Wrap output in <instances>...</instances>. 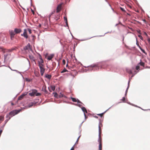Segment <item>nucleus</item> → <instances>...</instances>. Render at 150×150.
Listing matches in <instances>:
<instances>
[{
  "instance_id": "nucleus-1",
  "label": "nucleus",
  "mask_w": 150,
  "mask_h": 150,
  "mask_svg": "<svg viewBox=\"0 0 150 150\" xmlns=\"http://www.w3.org/2000/svg\"><path fill=\"white\" fill-rule=\"evenodd\" d=\"M103 126L102 123L100 122L99 124V138L98 142L99 143V150H102V139L101 138V127Z\"/></svg>"
},
{
  "instance_id": "nucleus-2",
  "label": "nucleus",
  "mask_w": 150,
  "mask_h": 150,
  "mask_svg": "<svg viewBox=\"0 0 150 150\" xmlns=\"http://www.w3.org/2000/svg\"><path fill=\"white\" fill-rule=\"evenodd\" d=\"M29 95L31 96H34L35 95L36 96H40L41 95L40 93H37V91L35 89H33L31 91V92L29 93Z\"/></svg>"
},
{
  "instance_id": "nucleus-3",
  "label": "nucleus",
  "mask_w": 150,
  "mask_h": 150,
  "mask_svg": "<svg viewBox=\"0 0 150 150\" xmlns=\"http://www.w3.org/2000/svg\"><path fill=\"white\" fill-rule=\"evenodd\" d=\"M0 49L2 51H3L4 53H5V52H12L13 50H15V48H12L11 49H6L4 48V47H0Z\"/></svg>"
},
{
  "instance_id": "nucleus-4",
  "label": "nucleus",
  "mask_w": 150,
  "mask_h": 150,
  "mask_svg": "<svg viewBox=\"0 0 150 150\" xmlns=\"http://www.w3.org/2000/svg\"><path fill=\"white\" fill-rule=\"evenodd\" d=\"M19 112V111L17 110H13L11 112L8 114L11 117L17 114Z\"/></svg>"
},
{
  "instance_id": "nucleus-5",
  "label": "nucleus",
  "mask_w": 150,
  "mask_h": 150,
  "mask_svg": "<svg viewBox=\"0 0 150 150\" xmlns=\"http://www.w3.org/2000/svg\"><path fill=\"white\" fill-rule=\"evenodd\" d=\"M40 61H38L39 66L40 68L43 67V61L41 57H40Z\"/></svg>"
},
{
  "instance_id": "nucleus-6",
  "label": "nucleus",
  "mask_w": 150,
  "mask_h": 150,
  "mask_svg": "<svg viewBox=\"0 0 150 150\" xmlns=\"http://www.w3.org/2000/svg\"><path fill=\"white\" fill-rule=\"evenodd\" d=\"M9 34L11 36V39L12 40V38H14V35L16 34L14 31H13V30H10Z\"/></svg>"
},
{
  "instance_id": "nucleus-7",
  "label": "nucleus",
  "mask_w": 150,
  "mask_h": 150,
  "mask_svg": "<svg viewBox=\"0 0 150 150\" xmlns=\"http://www.w3.org/2000/svg\"><path fill=\"white\" fill-rule=\"evenodd\" d=\"M21 35L24 36L26 38H28V35L27 33V30L26 29L24 30V33L23 34H21Z\"/></svg>"
},
{
  "instance_id": "nucleus-8",
  "label": "nucleus",
  "mask_w": 150,
  "mask_h": 150,
  "mask_svg": "<svg viewBox=\"0 0 150 150\" xmlns=\"http://www.w3.org/2000/svg\"><path fill=\"white\" fill-rule=\"evenodd\" d=\"M62 4H59L57 6V8L56 12L58 13L60 11L61 9Z\"/></svg>"
},
{
  "instance_id": "nucleus-9",
  "label": "nucleus",
  "mask_w": 150,
  "mask_h": 150,
  "mask_svg": "<svg viewBox=\"0 0 150 150\" xmlns=\"http://www.w3.org/2000/svg\"><path fill=\"white\" fill-rule=\"evenodd\" d=\"M14 32L16 34L19 33L21 32V30L20 28H16L14 29Z\"/></svg>"
},
{
  "instance_id": "nucleus-10",
  "label": "nucleus",
  "mask_w": 150,
  "mask_h": 150,
  "mask_svg": "<svg viewBox=\"0 0 150 150\" xmlns=\"http://www.w3.org/2000/svg\"><path fill=\"white\" fill-rule=\"evenodd\" d=\"M40 71L41 74L42 76L43 75L45 71V69L43 67H40Z\"/></svg>"
},
{
  "instance_id": "nucleus-11",
  "label": "nucleus",
  "mask_w": 150,
  "mask_h": 150,
  "mask_svg": "<svg viewBox=\"0 0 150 150\" xmlns=\"http://www.w3.org/2000/svg\"><path fill=\"white\" fill-rule=\"evenodd\" d=\"M91 66L93 68L94 67H96V69L97 70V69H99V66L98 65H97L96 64H93Z\"/></svg>"
},
{
  "instance_id": "nucleus-12",
  "label": "nucleus",
  "mask_w": 150,
  "mask_h": 150,
  "mask_svg": "<svg viewBox=\"0 0 150 150\" xmlns=\"http://www.w3.org/2000/svg\"><path fill=\"white\" fill-rule=\"evenodd\" d=\"M54 55L51 54L47 57V59L49 60H51L54 57Z\"/></svg>"
},
{
  "instance_id": "nucleus-13",
  "label": "nucleus",
  "mask_w": 150,
  "mask_h": 150,
  "mask_svg": "<svg viewBox=\"0 0 150 150\" xmlns=\"http://www.w3.org/2000/svg\"><path fill=\"white\" fill-rule=\"evenodd\" d=\"M26 94H23L21 95L18 98V100H21L23 98V97Z\"/></svg>"
},
{
  "instance_id": "nucleus-14",
  "label": "nucleus",
  "mask_w": 150,
  "mask_h": 150,
  "mask_svg": "<svg viewBox=\"0 0 150 150\" xmlns=\"http://www.w3.org/2000/svg\"><path fill=\"white\" fill-rule=\"evenodd\" d=\"M45 77L49 79H51L52 76L50 75H49L48 74H46L45 76Z\"/></svg>"
},
{
  "instance_id": "nucleus-15",
  "label": "nucleus",
  "mask_w": 150,
  "mask_h": 150,
  "mask_svg": "<svg viewBox=\"0 0 150 150\" xmlns=\"http://www.w3.org/2000/svg\"><path fill=\"white\" fill-rule=\"evenodd\" d=\"M81 109H82V111L84 112V113L85 114V113H87V111L86 109V108L85 107H82L81 108Z\"/></svg>"
},
{
  "instance_id": "nucleus-16",
  "label": "nucleus",
  "mask_w": 150,
  "mask_h": 150,
  "mask_svg": "<svg viewBox=\"0 0 150 150\" xmlns=\"http://www.w3.org/2000/svg\"><path fill=\"white\" fill-rule=\"evenodd\" d=\"M35 104V102H32L29 104V105H28L29 107L30 108L32 106H33Z\"/></svg>"
},
{
  "instance_id": "nucleus-17",
  "label": "nucleus",
  "mask_w": 150,
  "mask_h": 150,
  "mask_svg": "<svg viewBox=\"0 0 150 150\" xmlns=\"http://www.w3.org/2000/svg\"><path fill=\"white\" fill-rule=\"evenodd\" d=\"M64 20L65 21V23H66L67 25H68V22H67V17L66 16H64Z\"/></svg>"
},
{
  "instance_id": "nucleus-18",
  "label": "nucleus",
  "mask_w": 150,
  "mask_h": 150,
  "mask_svg": "<svg viewBox=\"0 0 150 150\" xmlns=\"http://www.w3.org/2000/svg\"><path fill=\"white\" fill-rule=\"evenodd\" d=\"M11 117L9 116L8 114H7L6 116V120H8V121L11 118Z\"/></svg>"
},
{
  "instance_id": "nucleus-19",
  "label": "nucleus",
  "mask_w": 150,
  "mask_h": 150,
  "mask_svg": "<svg viewBox=\"0 0 150 150\" xmlns=\"http://www.w3.org/2000/svg\"><path fill=\"white\" fill-rule=\"evenodd\" d=\"M4 119V116H0V121H3Z\"/></svg>"
},
{
  "instance_id": "nucleus-20",
  "label": "nucleus",
  "mask_w": 150,
  "mask_h": 150,
  "mask_svg": "<svg viewBox=\"0 0 150 150\" xmlns=\"http://www.w3.org/2000/svg\"><path fill=\"white\" fill-rule=\"evenodd\" d=\"M29 46L27 45L26 46H25L24 47V49L25 50H28L29 48Z\"/></svg>"
},
{
  "instance_id": "nucleus-21",
  "label": "nucleus",
  "mask_w": 150,
  "mask_h": 150,
  "mask_svg": "<svg viewBox=\"0 0 150 150\" xmlns=\"http://www.w3.org/2000/svg\"><path fill=\"white\" fill-rule=\"evenodd\" d=\"M51 88L52 90L53 91H54L55 88V87L54 86H51Z\"/></svg>"
},
{
  "instance_id": "nucleus-22",
  "label": "nucleus",
  "mask_w": 150,
  "mask_h": 150,
  "mask_svg": "<svg viewBox=\"0 0 150 150\" xmlns=\"http://www.w3.org/2000/svg\"><path fill=\"white\" fill-rule=\"evenodd\" d=\"M139 64L142 66H144V63L142 62H140L139 63Z\"/></svg>"
},
{
  "instance_id": "nucleus-23",
  "label": "nucleus",
  "mask_w": 150,
  "mask_h": 150,
  "mask_svg": "<svg viewBox=\"0 0 150 150\" xmlns=\"http://www.w3.org/2000/svg\"><path fill=\"white\" fill-rule=\"evenodd\" d=\"M66 71H68L66 69L64 68L63 70L61 72V73H63L64 72H66Z\"/></svg>"
},
{
  "instance_id": "nucleus-24",
  "label": "nucleus",
  "mask_w": 150,
  "mask_h": 150,
  "mask_svg": "<svg viewBox=\"0 0 150 150\" xmlns=\"http://www.w3.org/2000/svg\"><path fill=\"white\" fill-rule=\"evenodd\" d=\"M71 99L72 100V101L74 102H77V100L74 98H71Z\"/></svg>"
},
{
  "instance_id": "nucleus-25",
  "label": "nucleus",
  "mask_w": 150,
  "mask_h": 150,
  "mask_svg": "<svg viewBox=\"0 0 150 150\" xmlns=\"http://www.w3.org/2000/svg\"><path fill=\"white\" fill-rule=\"evenodd\" d=\"M59 97L60 98L64 97H66V96H64L63 94L62 93H60V94L59 95Z\"/></svg>"
},
{
  "instance_id": "nucleus-26",
  "label": "nucleus",
  "mask_w": 150,
  "mask_h": 150,
  "mask_svg": "<svg viewBox=\"0 0 150 150\" xmlns=\"http://www.w3.org/2000/svg\"><path fill=\"white\" fill-rule=\"evenodd\" d=\"M145 54H147V53H146L145 52V51L141 47V48L140 49Z\"/></svg>"
},
{
  "instance_id": "nucleus-27",
  "label": "nucleus",
  "mask_w": 150,
  "mask_h": 150,
  "mask_svg": "<svg viewBox=\"0 0 150 150\" xmlns=\"http://www.w3.org/2000/svg\"><path fill=\"white\" fill-rule=\"evenodd\" d=\"M138 37L140 38V39L142 40H143V38L142 37V36L141 35H138Z\"/></svg>"
},
{
  "instance_id": "nucleus-28",
  "label": "nucleus",
  "mask_w": 150,
  "mask_h": 150,
  "mask_svg": "<svg viewBox=\"0 0 150 150\" xmlns=\"http://www.w3.org/2000/svg\"><path fill=\"white\" fill-rule=\"evenodd\" d=\"M137 45V46L139 47L140 49L141 48V47L140 46V45H139V43L138 42H137V43H136Z\"/></svg>"
},
{
  "instance_id": "nucleus-29",
  "label": "nucleus",
  "mask_w": 150,
  "mask_h": 150,
  "mask_svg": "<svg viewBox=\"0 0 150 150\" xmlns=\"http://www.w3.org/2000/svg\"><path fill=\"white\" fill-rule=\"evenodd\" d=\"M62 64L64 65L66 64V61L64 59L62 60Z\"/></svg>"
},
{
  "instance_id": "nucleus-30",
  "label": "nucleus",
  "mask_w": 150,
  "mask_h": 150,
  "mask_svg": "<svg viewBox=\"0 0 150 150\" xmlns=\"http://www.w3.org/2000/svg\"><path fill=\"white\" fill-rule=\"evenodd\" d=\"M56 20H58V19H59V16H58V17H55V18H54Z\"/></svg>"
},
{
  "instance_id": "nucleus-31",
  "label": "nucleus",
  "mask_w": 150,
  "mask_h": 150,
  "mask_svg": "<svg viewBox=\"0 0 150 150\" xmlns=\"http://www.w3.org/2000/svg\"><path fill=\"white\" fill-rule=\"evenodd\" d=\"M105 113H101V114H98V115H99L101 117H102L103 116V115Z\"/></svg>"
},
{
  "instance_id": "nucleus-32",
  "label": "nucleus",
  "mask_w": 150,
  "mask_h": 150,
  "mask_svg": "<svg viewBox=\"0 0 150 150\" xmlns=\"http://www.w3.org/2000/svg\"><path fill=\"white\" fill-rule=\"evenodd\" d=\"M28 30L29 32V33L30 34H31V30L30 29H28Z\"/></svg>"
},
{
  "instance_id": "nucleus-33",
  "label": "nucleus",
  "mask_w": 150,
  "mask_h": 150,
  "mask_svg": "<svg viewBox=\"0 0 150 150\" xmlns=\"http://www.w3.org/2000/svg\"><path fill=\"white\" fill-rule=\"evenodd\" d=\"M139 68V66H137L136 67V69L137 70H138Z\"/></svg>"
},
{
  "instance_id": "nucleus-34",
  "label": "nucleus",
  "mask_w": 150,
  "mask_h": 150,
  "mask_svg": "<svg viewBox=\"0 0 150 150\" xmlns=\"http://www.w3.org/2000/svg\"><path fill=\"white\" fill-rule=\"evenodd\" d=\"M55 12V11H53L50 14V16H49V17H50V16L52 15L53 14H54V13Z\"/></svg>"
},
{
  "instance_id": "nucleus-35",
  "label": "nucleus",
  "mask_w": 150,
  "mask_h": 150,
  "mask_svg": "<svg viewBox=\"0 0 150 150\" xmlns=\"http://www.w3.org/2000/svg\"><path fill=\"white\" fill-rule=\"evenodd\" d=\"M2 132H3V130H2V129H1L0 130V136H1V133H2Z\"/></svg>"
},
{
  "instance_id": "nucleus-36",
  "label": "nucleus",
  "mask_w": 150,
  "mask_h": 150,
  "mask_svg": "<svg viewBox=\"0 0 150 150\" xmlns=\"http://www.w3.org/2000/svg\"><path fill=\"white\" fill-rule=\"evenodd\" d=\"M125 100V97H124L122 98V100H121L124 101Z\"/></svg>"
},
{
  "instance_id": "nucleus-37",
  "label": "nucleus",
  "mask_w": 150,
  "mask_h": 150,
  "mask_svg": "<svg viewBox=\"0 0 150 150\" xmlns=\"http://www.w3.org/2000/svg\"><path fill=\"white\" fill-rule=\"evenodd\" d=\"M74 145L73 147L71 148L70 150H74Z\"/></svg>"
},
{
  "instance_id": "nucleus-38",
  "label": "nucleus",
  "mask_w": 150,
  "mask_h": 150,
  "mask_svg": "<svg viewBox=\"0 0 150 150\" xmlns=\"http://www.w3.org/2000/svg\"><path fill=\"white\" fill-rule=\"evenodd\" d=\"M137 32L140 35L141 34V30H139L137 31Z\"/></svg>"
},
{
  "instance_id": "nucleus-39",
  "label": "nucleus",
  "mask_w": 150,
  "mask_h": 150,
  "mask_svg": "<svg viewBox=\"0 0 150 150\" xmlns=\"http://www.w3.org/2000/svg\"><path fill=\"white\" fill-rule=\"evenodd\" d=\"M120 9L121 10L123 11H125V10L122 7H120Z\"/></svg>"
},
{
  "instance_id": "nucleus-40",
  "label": "nucleus",
  "mask_w": 150,
  "mask_h": 150,
  "mask_svg": "<svg viewBox=\"0 0 150 150\" xmlns=\"http://www.w3.org/2000/svg\"><path fill=\"white\" fill-rule=\"evenodd\" d=\"M8 121V120H6L5 121V125L6 123Z\"/></svg>"
},
{
  "instance_id": "nucleus-41",
  "label": "nucleus",
  "mask_w": 150,
  "mask_h": 150,
  "mask_svg": "<svg viewBox=\"0 0 150 150\" xmlns=\"http://www.w3.org/2000/svg\"><path fill=\"white\" fill-rule=\"evenodd\" d=\"M80 137V136H79V137L78 138V139H77V141H76V143H77V142H78V141H79V139Z\"/></svg>"
},
{
  "instance_id": "nucleus-42",
  "label": "nucleus",
  "mask_w": 150,
  "mask_h": 150,
  "mask_svg": "<svg viewBox=\"0 0 150 150\" xmlns=\"http://www.w3.org/2000/svg\"><path fill=\"white\" fill-rule=\"evenodd\" d=\"M84 116H85V120H86V118H87V117L86 116V115L85 113H84Z\"/></svg>"
},
{
  "instance_id": "nucleus-43",
  "label": "nucleus",
  "mask_w": 150,
  "mask_h": 150,
  "mask_svg": "<svg viewBox=\"0 0 150 150\" xmlns=\"http://www.w3.org/2000/svg\"><path fill=\"white\" fill-rule=\"evenodd\" d=\"M77 102L78 103H81L80 101L78 99L77 100Z\"/></svg>"
},
{
  "instance_id": "nucleus-44",
  "label": "nucleus",
  "mask_w": 150,
  "mask_h": 150,
  "mask_svg": "<svg viewBox=\"0 0 150 150\" xmlns=\"http://www.w3.org/2000/svg\"><path fill=\"white\" fill-rule=\"evenodd\" d=\"M31 10H32V13L33 14H34V11L33 10H32V9H31Z\"/></svg>"
},
{
  "instance_id": "nucleus-45",
  "label": "nucleus",
  "mask_w": 150,
  "mask_h": 150,
  "mask_svg": "<svg viewBox=\"0 0 150 150\" xmlns=\"http://www.w3.org/2000/svg\"><path fill=\"white\" fill-rule=\"evenodd\" d=\"M57 95V93H55V96H56Z\"/></svg>"
},
{
  "instance_id": "nucleus-46",
  "label": "nucleus",
  "mask_w": 150,
  "mask_h": 150,
  "mask_svg": "<svg viewBox=\"0 0 150 150\" xmlns=\"http://www.w3.org/2000/svg\"><path fill=\"white\" fill-rule=\"evenodd\" d=\"M11 105H14V104H13V103H11Z\"/></svg>"
},
{
  "instance_id": "nucleus-47",
  "label": "nucleus",
  "mask_w": 150,
  "mask_h": 150,
  "mask_svg": "<svg viewBox=\"0 0 150 150\" xmlns=\"http://www.w3.org/2000/svg\"><path fill=\"white\" fill-rule=\"evenodd\" d=\"M148 41L149 42H150V38H149L148 39Z\"/></svg>"
},
{
  "instance_id": "nucleus-48",
  "label": "nucleus",
  "mask_w": 150,
  "mask_h": 150,
  "mask_svg": "<svg viewBox=\"0 0 150 150\" xmlns=\"http://www.w3.org/2000/svg\"><path fill=\"white\" fill-rule=\"evenodd\" d=\"M128 87H128V88H127V90H126V93H127V89H128Z\"/></svg>"
},
{
  "instance_id": "nucleus-49",
  "label": "nucleus",
  "mask_w": 150,
  "mask_h": 150,
  "mask_svg": "<svg viewBox=\"0 0 150 150\" xmlns=\"http://www.w3.org/2000/svg\"><path fill=\"white\" fill-rule=\"evenodd\" d=\"M66 67H68V64H67L66 65Z\"/></svg>"
},
{
  "instance_id": "nucleus-50",
  "label": "nucleus",
  "mask_w": 150,
  "mask_h": 150,
  "mask_svg": "<svg viewBox=\"0 0 150 150\" xmlns=\"http://www.w3.org/2000/svg\"><path fill=\"white\" fill-rule=\"evenodd\" d=\"M144 34H145V35H147V34H146V33L145 32V33H144Z\"/></svg>"
},
{
  "instance_id": "nucleus-51",
  "label": "nucleus",
  "mask_w": 150,
  "mask_h": 150,
  "mask_svg": "<svg viewBox=\"0 0 150 150\" xmlns=\"http://www.w3.org/2000/svg\"><path fill=\"white\" fill-rule=\"evenodd\" d=\"M53 67H52V70L53 69Z\"/></svg>"
},
{
  "instance_id": "nucleus-52",
  "label": "nucleus",
  "mask_w": 150,
  "mask_h": 150,
  "mask_svg": "<svg viewBox=\"0 0 150 150\" xmlns=\"http://www.w3.org/2000/svg\"><path fill=\"white\" fill-rule=\"evenodd\" d=\"M144 22H146V20H144Z\"/></svg>"
},
{
  "instance_id": "nucleus-53",
  "label": "nucleus",
  "mask_w": 150,
  "mask_h": 150,
  "mask_svg": "<svg viewBox=\"0 0 150 150\" xmlns=\"http://www.w3.org/2000/svg\"><path fill=\"white\" fill-rule=\"evenodd\" d=\"M132 73V71H130V73Z\"/></svg>"
}]
</instances>
